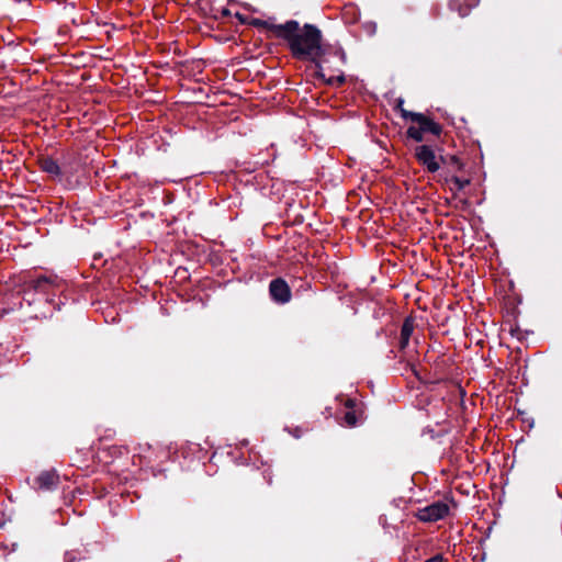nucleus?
Instances as JSON below:
<instances>
[{
    "instance_id": "1",
    "label": "nucleus",
    "mask_w": 562,
    "mask_h": 562,
    "mask_svg": "<svg viewBox=\"0 0 562 562\" xmlns=\"http://www.w3.org/2000/svg\"><path fill=\"white\" fill-rule=\"evenodd\" d=\"M268 27L274 36L283 38L289 43L294 56L317 61V75L328 83L344 82L345 77L340 71L338 75H331L326 78V71L330 68L329 59L322 56V34L316 26L305 24L302 32H299V22L291 20L284 24H269Z\"/></svg>"
},
{
    "instance_id": "2",
    "label": "nucleus",
    "mask_w": 562,
    "mask_h": 562,
    "mask_svg": "<svg viewBox=\"0 0 562 562\" xmlns=\"http://www.w3.org/2000/svg\"><path fill=\"white\" fill-rule=\"evenodd\" d=\"M454 505L450 501H438L428 506L420 508L417 512V517L422 521L432 522L443 519L450 512V506Z\"/></svg>"
},
{
    "instance_id": "3",
    "label": "nucleus",
    "mask_w": 562,
    "mask_h": 562,
    "mask_svg": "<svg viewBox=\"0 0 562 562\" xmlns=\"http://www.w3.org/2000/svg\"><path fill=\"white\" fill-rule=\"evenodd\" d=\"M415 156L418 161L427 168L428 171L436 172L439 170L440 162L438 161L435 151L429 146H417L415 149Z\"/></svg>"
},
{
    "instance_id": "4",
    "label": "nucleus",
    "mask_w": 562,
    "mask_h": 562,
    "mask_svg": "<svg viewBox=\"0 0 562 562\" xmlns=\"http://www.w3.org/2000/svg\"><path fill=\"white\" fill-rule=\"evenodd\" d=\"M402 116L404 119H411L413 122L417 123L418 126L425 132V133H431L435 135H438L441 131L440 126L425 116L422 113L416 112H409L406 110H402Z\"/></svg>"
},
{
    "instance_id": "5",
    "label": "nucleus",
    "mask_w": 562,
    "mask_h": 562,
    "mask_svg": "<svg viewBox=\"0 0 562 562\" xmlns=\"http://www.w3.org/2000/svg\"><path fill=\"white\" fill-rule=\"evenodd\" d=\"M270 294L279 303H286L291 297L289 285L281 279L273 280L270 283Z\"/></svg>"
},
{
    "instance_id": "6",
    "label": "nucleus",
    "mask_w": 562,
    "mask_h": 562,
    "mask_svg": "<svg viewBox=\"0 0 562 562\" xmlns=\"http://www.w3.org/2000/svg\"><path fill=\"white\" fill-rule=\"evenodd\" d=\"M59 477L54 470H45L42 471L40 476L37 477V483L40 488L49 491L57 486Z\"/></svg>"
},
{
    "instance_id": "7",
    "label": "nucleus",
    "mask_w": 562,
    "mask_h": 562,
    "mask_svg": "<svg viewBox=\"0 0 562 562\" xmlns=\"http://www.w3.org/2000/svg\"><path fill=\"white\" fill-rule=\"evenodd\" d=\"M479 1L480 0H464L463 8L460 0H451L449 2V8L453 11H458L460 16H465L471 8H474L479 4Z\"/></svg>"
},
{
    "instance_id": "8",
    "label": "nucleus",
    "mask_w": 562,
    "mask_h": 562,
    "mask_svg": "<svg viewBox=\"0 0 562 562\" xmlns=\"http://www.w3.org/2000/svg\"><path fill=\"white\" fill-rule=\"evenodd\" d=\"M346 407L349 409L345 413V424L349 427H355L358 424V415L356 411H352L353 402L351 400H348L346 402Z\"/></svg>"
},
{
    "instance_id": "9",
    "label": "nucleus",
    "mask_w": 562,
    "mask_h": 562,
    "mask_svg": "<svg viewBox=\"0 0 562 562\" xmlns=\"http://www.w3.org/2000/svg\"><path fill=\"white\" fill-rule=\"evenodd\" d=\"M42 169L52 178H58L60 175L59 166L52 159H45L42 164Z\"/></svg>"
},
{
    "instance_id": "10",
    "label": "nucleus",
    "mask_w": 562,
    "mask_h": 562,
    "mask_svg": "<svg viewBox=\"0 0 562 562\" xmlns=\"http://www.w3.org/2000/svg\"><path fill=\"white\" fill-rule=\"evenodd\" d=\"M413 329H414L413 323L411 321H405L402 326V331H401V346L403 348L408 344V340L413 333Z\"/></svg>"
},
{
    "instance_id": "11",
    "label": "nucleus",
    "mask_w": 562,
    "mask_h": 562,
    "mask_svg": "<svg viewBox=\"0 0 562 562\" xmlns=\"http://www.w3.org/2000/svg\"><path fill=\"white\" fill-rule=\"evenodd\" d=\"M424 131L418 126H411L407 130V135L415 139L416 142H422L424 139Z\"/></svg>"
},
{
    "instance_id": "12",
    "label": "nucleus",
    "mask_w": 562,
    "mask_h": 562,
    "mask_svg": "<svg viewBox=\"0 0 562 562\" xmlns=\"http://www.w3.org/2000/svg\"><path fill=\"white\" fill-rule=\"evenodd\" d=\"M364 29L369 35H373L376 31V24L374 22H367Z\"/></svg>"
},
{
    "instance_id": "13",
    "label": "nucleus",
    "mask_w": 562,
    "mask_h": 562,
    "mask_svg": "<svg viewBox=\"0 0 562 562\" xmlns=\"http://www.w3.org/2000/svg\"><path fill=\"white\" fill-rule=\"evenodd\" d=\"M333 57H334V58H335V60H336V61H338V64H340V65L345 63V54H344V52H342V50H340V49H337V50L334 53Z\"/></svg>"
},
{
    "instance_id": "14",
    "label": "nucleus",
    "mask_w": 562,
    "mask_h": 562,
    "mask_svg": "<svg viewBox=\"0 0 562 562\" xmlns=\"http://www.w3.org/2000/svg\"><path fill=\"white\" fill-rule=\"evenodd\" d=\"M453 182L459 190L463 189L469 183L468 180H461L459 178H454Z\"/></svg>"
},
{
    "instance_id": "15",
    "label": "nucleus",
    "mask_w": 562,
    "mask_h": 562,
    "mask_svg": "<svg viewBox=\"0 0 562 562\" xmlns=\"http://www.w3.org/2000/svg\"><path fill=\"white\" fill-rule=\"evenodd\" d=\"M43 282H48V280L46 278H42L41 276L37 274V281H36V284H37V291L42 288V283Z\"/></svg>"
},
{
    "instance_id": "16",
    "label": "nucleus",
    "mask_w": 562,
    "mask_h": 562,
    "mask_svg": "<svg viewBox=\"0 0 562 562\" xmlns=\"http://www.w3.org/2000/svg\"><path fill=\"white\" fill-rule=\"evenodd\" d=\"M426 562H442V558L440 555H436V557L427 560Z\"/></svg>"
},
{
    "instance_id": "17",
    "label": "nucleus",
    "mask_w": 562,
    "mask_h": 562,
    "mask_svg": "<svg viewBox=\"0 0 562 562\" xmlns=\"http://www.w3.org/2000/svg\"><path fill=\"white\" fill-rule=\"evenodd\" d=\"M402 104H403V100H398V108L401 109V111H402V110H404V109L402 108Z\"/></svg>"
},
{
    "instance_id": "18",
    "label": "nucleus",
    "mask_w": 562,
    "mask_h": 562,
    "mask_svg": "<svg viewBox=\"0 0 562 562\" xmlns=\"http://www.w3.org/2000/svg\"><path fill=\"white\" fill-rule=\"evenodd\" d=\"M27 5H31V0H25Z\"/></svg>"
}]
</instances>
